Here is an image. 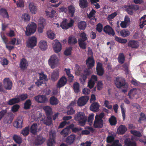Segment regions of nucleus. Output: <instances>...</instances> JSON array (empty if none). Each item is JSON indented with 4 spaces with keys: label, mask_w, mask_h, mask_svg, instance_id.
I'll list each match as a JSON object with an SVG mask.
<instances>
[{
    "label": "nucleus",
    "mask_w": 146,
    "mask_h": 146,
    "mask_svg": "<svg viewBox=\"0 0 146 146\" xmlns=\"http://www.w3.org/2000/svg\"><path fill=\"white\" fill-rule=\"evenodd\" d=\"M43 109L48 116V115H49L52 112V110L49 106H45Z\"/></svg>",
    "instance_id": "nucleus-60"
},
{
    "label": "nucleus",
    "mask_w": 146,
    "mask_h": 146,
    "mask_svg": "<svg viewBox=\"0 0 146 146\" xmlns=\"http://www.w3.org/2000/svg\"><path fill=\"white\" fill-rule=\"evenodd\" d=\"M96 11L92 9L90 12L89 14L88 15V16L89 18L90 19H92L93 20H95V21H96V19H95V14Z\"/></svg>",
    "instance_id": "nucleus-54"
},
{
    "label": "nucleus",
    "mask_w": 146,
    "mask_h": 146,
    "mask_svg": "<svg viewBox=\"0 0 146 146\" xmlns=\"http://www.w3.org/2000/svg\"><path fill=\"white\" fill-rule=\"evenodd\" d=\"M97 80V76L94 75H92L90 79L88 81V86L90 88H92Z\"/></svg>",
    "instance_id": "nucleus-16"
},
{
    "label": "nucleus",
    "mask_w": 146,
    "mask_h": 146,
    "mask_svg": "<svg viewBox=\"0 0 146 146\" xmlns=\"http://www.w3.org/2000/svg\"><path fill=\"white\" fill-rule=\"evenodd\" d=\"M36 24L35 23L31 22L29 23L26 27V35L29 36L34 34L36 31Z\"/></svg>",
    "instance_id": "nucleus-2"
},
{
    "label": "nucleus",
    "mask_w": 146,
    "mask_h": 146,
    "mask_svg": "<svg viewBox=\"0 0 146 146\" xmlns=\"http://www.w3.org/2000/svg\"><path fill=\"white\" fill-rule=\"evenodd\" d=\"M36 101L39 103H44L47 101L48 99L43 95H38L35 97Z\"/></svg>",
    "instance_id": "nucleus-25"
},
{
    "label": "nucleus",
    "mask_w": 146,
    "mask_h": 146,
    "mask_svg": "<svg viewBox=\"0 0 146 146\" xmlns=\"http://www.w3.org/2000/svg\"><path fill=\"white\" fill-rule=\"evenodd\" d=\"M28 66V64L26 60L24 58H23L21 60L19 66L22 70L26 69Z\"/></svg>",
    "instance_id": "nucleus-30"
},
{
    "label": "nucleus",
    "mask_w": 146,
    "mask_h": 146,
    "mask_svg": "<svg viewBox=\"0 0 146 146\" xmlns=\"http://www.w3.org/2000/svg\"><path fill=\"white\" fill-rule=\"evenodd\" d=\"M13 139L17 143L20 144L22 142L21 138L19 136L14 135L13 137Z\"/></svg>",
    "instance_id": "nucleus-46"
},
{
    "label": "nucleus",
    "mask_w": 146,
    "mask_h": 146,
    "mask_svg": "<svg viewBox=\"0 0 146 146\" xmlns=\"http://www.w3.org/2000/svg\"><path fill=\"white\" fill-rule=\"evenodd\" d=\"M130 23L129 18L127 16L125 17L124 20L121 22L120 23L121 27L123 28H125L129 25Z\"/></svg>",
    "instance_id": "nucleus-21"
},
{
    "label": "nucleus",
    "mask_w": 146,
    "mask_h": 146,
    "mask_svg": "<svg viewBox=\"0 0 146 146\" xmlns=\"http://www.w3.org/2000/svg\"><path fill=\"white\" fill-rule=\"evenodd\" d=\"M39 74V79L36 82V84L38 86L44 83L45 81L48 80L47 76L43 73H40Z\"/></svg>",
    "instance_id": "nucleus-7"
},
{
    "label": "nucleus",
    "mask_w": 146,
    "mask_h": 146,
    "mask_svg": "<svg viewBox=\"0 0 146 146\" xmlns=\"http://www.w3.org/2000/svg\"><path fill=\"white\" fill-rule=\"evenodd\" d=\"M73 89L76 93H78L80 91V85L77 82H74L73 85Z\"/></svg>",
    "instance_id": "nucleus-39"
},
{
    "label": "nucleus",
    "mask_w": 146,
    "mask_h": 146,
    "mask_svg": "<svg viewBox=\"0 0 146 146\" xmlns=\"http://www.w3.org/2000/svg\"><path fill=\"white\" fill-rule=\"evenodd\" d=\"M121 35L123 37H127L130 35L129 31L127 29H123L120 32Z\"/></svg>",
    "instance_id": "nucleus-42"
},
{
    "label": "nucleus",
    "mask_w": 146,
    "mask_h": 146,
    "mask_svg": "<svg viewBox=\"0 0 146 146\" xmlns=\"http://www.w3.org/2000/svg\"><path fill=\"white\" fill-rule=\"evenodd\" d=\"M115 40L118 42L122 43H126L127 42V40L126 39L122 38L121 37H119L117 36H115Z\"/></svg>",
    "instance_id": "nucleus-49"
},
{
    "label": "nucleus",
    "mask_w": 146,
    "mask_h": 146,
    "mask_svg": "<svg viewBox=\"0 0 146 146\" xmlns=\"http://www.w3.org/2000/svg\"><path fill=\"white\" fill-rule=\"evenodd\" d=\"M78 43L80 47L82 49H85L86 48V43L84 42V41H82L78 40Z\"/></svg>",
    "instance_id": "nucleus-55"
},
{
    "label": "nucleus",
    "mask_w": 146,
    "mask_h": 146,
    "mask_svg": "<svg viewBox=\"0 0 146 146\" xmlns=\"http://www.w3.org/2000/svg\"><path fill=\"white\" fill-rule=\"evenodd\" d=\"M82 70V68L80 67L78 65H76L75 69V73L76 75L80 76L79 80L82 84L84 83L86 79V76L82 75V73L81 72Z\"/></svg>",
    "instance_id": "nucleus-5"
},
{
    "label": "nucleus",
    "mask_w": 146,
    "mask_h": 146,
    "mask_svg": "<svg viewBox=\"0 0 146 146\" xmlns=\"http://www.w3.org/2000/svg\"><path fill=\"white\" fill-rule=\"evenodd\" d=\"M128 46L132 48H136L139 46V43L133 40H131L128 42Z\"/></svg>",
    "instance_id": "nucleus-32"
},
{
    "label": "nucleus",
    "mask_w": 146,
    "mask_h": 146,
    "mask_svg": "<svg viewBox=\"0 0 146 146\" xmlns=\"http://www.w3.org/2000/svg\"><path fill=\"white\" fill-rule=\"evenodd\" d=\"M45 139L41 136H38L35 141V143L36 145L41 144L45 141Z\"/></svg>",
    "instance_id": "nucleus-36"
},
{
    "label": "nucleus",
    "mask_w": 146,
    "mask_h": 146,
    "mask_svg": "<svg viewBox=\"0 0 146 146\" xmlns=\"http://www.w3.org/2000/svg\"><path fill=\"white\" fill-rule=\"evenodd\" d=\"M0 14L4 17L8 18L9 16L6 10L2 9L0 10Z\"/></svg>",
    "instance_id": "nucleus-59"
},
{
    "label": "nucleus",
    "mask_w": 146,
    "mask_h": 146,
    "mask_svg": "<svg viewBox=\"0 0 146 146\" xmlns=\"http://www.w3.org/2000/svg\"><path fill=\"white\" fill-rule=\"evenodd\" d=\"M104 31L106 33L109 35L114 36L115 34L114 30L109 25H106L104 28Z\"/></svg>",
    "instance_id": "nucleus-19"
},
{
    "label": "nucleus",
    "mask_w": 146,
    "mask_h": 146,
    "mask_svg": "<svg viewBox=\"0 0 146 146\" xmlns=\"http://www.w3.org/2000/svg\"><path fill=\"white\" fill-rule=\"evenodd\" d=\"M38 125L36 123H34L31 127V131L33 134H35L37 132Z\"/></svg>",
    "instance_id": "nucleus-44"
},
{
    "label": "nucleus",
    "mask_w": 146,
    "mask_h": 146,
    "mask_svg": "<svg viewBox=\"0 0 146 146\" xmlns=\"http://www.w3.org/2000/svg\"><path fill=\"white\" fill-rule=\"evenodd\" d=\"M37 43V38L35 36L30 37L27 42V46L29 48H33L35 46Z\"/></svg>",
    "instance_id": "nucleus-8"
},
{
    "label": "nucleus",
    "mask_w": 146,
    "mask_h": 146,
    "mask_svg": "<svg viewBox=\"0 0 146 146\" xmlns=\"http://www.w3.org/2000/svg\"><path fill=\"white\" fill-rule=\"evenodd\" d=\"M23 120L21 118L17 119L14 122V126L16 128H21L22 127Z\"/></svg>",
    "instance_id": "nucleus-31"
},
{
    "label": "nucleus",
    "mask_w": 146,
    "mask_h": 146,
    "mask_svg": "<svg viewBox=\"0 0 146 146\" xmlns=\"http://www.w3.org/2000/svg\"><path fill=\"white\" fill-rule=\"evenodd\" d=\"M72 125H71L70 127H66L65 128L60 132V134L64 137H65L68 135L70 133V129L72 128Z\"/></svg>",
    "instance_id": "nucleus-29"
},
{
    "label": "nucleus",
    "mask_w": 146,
    "mask_h": 146,
    "mask_svg": "<svg viewBox=\"0 0 146 146\" xmlns=\"http://www.w3.org/2000/svg\"><path fill=\"white\" fill-rule=\"evenodd\" d=\"M77 42L76 39L74 37L70 36L69 37L68 43L69 44H74Z\"/></svg>",
    "instance_id": "nucleus-53"
},
{
    "label": "nucleus",
    "mask_w": 146,
    "mask_h": 146,
    "mask_svg": "<svg viewBox=\"0 0 146 146\" xmlns=\"http://www.w3.org/2000/svg\"><path fill=\"white\" fill-rule=\"evenodd\" d=\"M141 92L140 90L136 88L131 89L128 93V95L130 98H132L136 95H138Z\"/></svg>",
    "instance_id": "nucleus-20"
},
{
    "label": "nucleus",
    "mask_w": 146,
    "mask_h": 146,
    "mask_svg": "<svg viewBox=\"0 0 146 146\" xmlns=\"http://www.w3.org/2000/svg\"><path fill=\"white\" fill-rule=\"evenodd\" d=\"M46 35L48 38L53 39L55 38L54 33L51 30H49L46 32Z\"/></svg>",
    "instance_id": "nucleus-38"
},
{
    "label": "nucleus",
    "mask_w": 146,
    "mask_h": 146,
    "mask_svg": "<svg viewBox=\"0 0 146 146\" xmlns=\"http://www.w3.org/2000/svg\"><path fill=\"white\" fill-rule=\"evenodd\" d=\"M31 103L30 100H28L26 101L24 104V108L25 109H28L30 108Z\"/></svg>",
    "instance_id": "nucleus-63"
},
{
    "label": "nucleus",
    "mask_w": 146,
    "mask_h": 146,
    "mask_svg": "<svg viewBox=\"0 0 146 146\" xmlns=\"http://www.w3.org/2000/svg\"><path fill=\"white\" fill-rule=\"evenodd\" d=\"M46 15L48 17L52 18L55 15V11L54 10H52L51 12L46 10L45 11Z\"/></svg>",
    "instance_id": "nucleus-47"
},
{
    "label": "nucleus",
    "mask_w": 146,
    "mask_h": 146,
    "mask_svg": "<svg viewBox=\"0 0 146 146\" xmlns=\"http://www.w3.org/2000/svg\"><path fill=\"white\" fill-rule=\"evenodd\" d=\"M127 130L126 127L123 125H120L117 129V132L119 134H124Z\"/></svg>",
    "instance_id": "nucleus-40"
},
{
    "label": "nucleus",
    "mask_w": 146,
    "mask_h": 146,
    "mask_svg": "<svg viewBox=\"0 0 146 146\" xmlns=\"http://www.w3.org/2000/svg\"><path fill=\"white\" fill-rule=\"evenodd\" d=\"M103 126V122L102 119H98V116H95L94 126L96 128H101Z\"/></svg>",
    "instance_id": "nucleus-12"
},
{
    "label": "nucleus",
    "mask_w": 146,
    "mask_h": 146,
    "mask_svg": "<svg viewBox=\"0 0 146 146\" xmlns=\"http://www.w3.org/2000/svg\"><path fill=\"white\" fill-rule=\"evenodd\" d=\"M29 9L30 12L32 14H36L37 11V8L35 4L33 2H30L29 5Z\"/></svg>",
    "instance_id": "nucleus-15"
},
{
    "label": "nucleus",
    "mask_w": 146,
    "mask_h": 146,
    "mask_svg": "<svg viewBox=\"0 0 146 146\" xmlns=\"http://www.w3.org/2000/svg\"><path fill=\"white\" fill-rule=\"evenodd\" d=\"M67 80L64 76L62 77L58 81L56 84L57 88H60L64 86L66 84Z\"/></svg>",
    "instance_id": "nucleus-17"
},
{
    "label": "nucleus",
    "mask_w": 146,
    "mask_h": 146,
    "mask_svg": "<svg viewBox=\"0 0 146 146\" xmlns=\"http://www.w3.org/2000/svg\"><path fill=\"white\" fill-rule=\"evenodd\" d=\"M49 135L50 138L47 142V145L48 146H53L55 143L54 138L56 136L55 133L51 131L50 132Z\"/></svg>",
    "instance_id": "nucleus-11"
},
{
    "label": "nucleus",
    "mask_w": 146,
    "mask_h": 146,
    "mask_svg": "<svg viewBox=\"0 0 146 146\" xmlns=\"http://www.w3.org/2000/svg\"><path fill=\"white\" fill-rule=\"evenodd\" d=\"M21 40L19 39L16 38H12L9 42V43L13 45H18L21 44Z\"/></svg>",
    "instance_id": "nucleus-34"
},
{
    "label": "nucleus",
    "mask_w": 146,
    "mask_h": 146,
    "mask_svg": "<svg viewBox=\"0 0 146 146\" xmlns=\"http://www.w3.org/2000/svg\"><path fill=\"white\" fill-rule=\"evenodd\" d=\"M131 133L134 136L137 137H140L142 136L141 133L139 131L134 130H131Z\"/></svg>",
    "instance_id": "nucleus-58"
},
{
    "label": "nucleus",
    "mask_w": 146,
    "mask_h": 146,
    "mask_svg": "<svg viewBox=\"0 0 146 146\" xmlns=\"http://www.w3.org/2000/svg\"><path fill=\"white\" fill-rule=\"evenodd\" d=\"M3 85L5 88L7 90H11L12 86L11 81L8 78L4 79L3 80Z\"/></svg>",
    "instance_id": "nucleus-13"
},
{
    "label": "nucleus",
    "mask_w": 146,
    "mask_h": 146,
    "mask_svg": "<svg viewBox=\"0 0 146 146\" xmlns=\"http://www.w3.org/2000/svg\"><path fill=\"white\" fill-rule=\"evenodd\" d=\"M21 18L24 21L28 22L30 20V16L29 14L25 13L22 15Z\"/></svg>",
    "instance_id": "nucleus-43"
},
{
    "label": "nucleus",
    "mask_w": 146,
    "mask_h": 146,
    "mask_svg": "<svg viewBox=\"0 0 146 146\" xmlns=\"http://www.w3.org/2000/svg\"><path fill=\"white\" fill-rule=\"evenodd\" d=\"M59 76V71L58 69H56L54 70L52 73L51 79L53 81H56L58 78Z\"/></svg>",
    "instance_id": "nucleus-22"
},
{
    "label": "nucleus",
    "mask_w": 146,
    "mask_h": 146,
    "mask_svg": "<svg viewBox=\"0 0 146 146\" xmlns=\"http://www.w3.org/2000/svg\"><path fill=\"white\" fill-rule=\"evenodd\" d=\"M96 71L97 74L99 76H102L104 74V70L102 67L101 63L99 62L97 63Z\"/></svg>",
    "instance_id": "nucleus-23"
},
{
    "label": "nucleus",
    "mask_w": 146,
    "mask_h": 146,
    "mask_svg": "<svg viewBox=\"0 0 146 146\" xmlns=\"http://www.w3.org/2000/svg\"><path fill=\"white\" fill-rule=\"evenodd\" d=\"M50 103L52 105H56L58 103L57 99L54 97H52L50 99Z\"/></svg>",
    "instance_id": "nucleus-57"
},
{
    "label": "nucleus",
    "mask_w": 146,
    "mask_h": 146,
    "mask_svg": "<svg viewBox=\"0 0 146 146\" xmlns=\"http://www.w3.org/2000/svg\"><path fill=\"white\" fill-rule=\"evenodd\" d=\"M74 119L75 120L78 121L80 125L84 126L86 122L87 117L83 112H79L75 116Z\"/></svg>",
    "instance_id": "nucleus-4"
},
{
    "label": "nucleus",
    "mask_w": 146,
    "mask_h": 146,
    "mask_svg": "<svg viewBox=\"0 0 146 146\" xmlns=\"http://www.w3.org/2000/svg\"><path fill=\"white\" fill-rule=\"evenodd\" d=\"M100 105L97 102L93 103L91 105L90 109L94 112H97L99 110Z\"/></svg>",
    "instance_id": "nucleus-28"
},
{
    "label": "nucleus",
    "mask_w": 146,
    "mask_h": 146,
    "mask_svg": "<svg viewBox=\"0 0 146 146\" xmlns=\"http://www.w3.org/2000/svg\"><path fill=\"white\" fill-rule=\"evenodd\" d=\"M85 130H83L82 132V135H88L90 133V131H93L94 130L91 127H85Z\"/></svg>",
    "instance_id": "nucleus-45"
},
{
    "label": "nucleus",
    "mask_w": 146,
    "mask_h": 146,
    "mask_svg": "<svg viewBox=\"0 0 146 146\" xmlns=\"http://www.w3.org/2000/svg\"><path fill=\"white\" fill-rule=\"evenodd\" d=\"M76 139V136L74 134H72L68 136L66 139V142L69 144L73 143Z\"/></svg>",
    "instance_id": "nucleus-26"
},
{
    "label": "nucleus",
    "mask_w": 146,
    "mask_h": 146,
    "mask_svg": "<svg viewBox=\"0 0 146 146\" xmlns=\"http://www.w3.org/2000/svg\"><path fill=\"white\" fill-rule=\"evenodd\" d=\"M109 120L110 125H115L117 123L116 118L113 116H111L109 119Z\"/></svg>",
    "instance_id": "nucleus-51"
},
{
    "label": "nucleus",
    "mask_w": 146,
    "mask_h": 146,
    "mask_svg": "<svg viewBox=\"0 0 146 146\" xmlns=\"http://www.w3.org/2000/svg\"><path fill=\"white\" fill-rule=\"evenodd\" d=\"M146 25V15L142 17L140 20V26L141 28H142Z\"/></svg>",
    "instance_id": "nucleus-37"
},
{
    "label": "nucleus",
    "mask_w": 146,
    "mask_h": 146,
    "mask_svg": "<svg viewBox=\"0 0 146 146\" xmlns=\"http://www.w3.org/2000/svg\"><path fill=\"white\" fill-rule=\"evenodd\" d=\"M59 59L55 54L51 55L48 60V64L50 67L52 69H54L57 67L59 65Z\"/></svg>",
    "instance_id": "nucleus-1"
},
{
    "label": "nucleus",
    "mask_w": 146,
    "mask_h": 146,
    "mask_svg": "<svg viewBox=\"0 0 146 146\" xmlns=\"http://www.w3.org/2000/svg\"><path fill=\"white\" fill-rule=\"evenodd\" d=\"M38 25H44L46 23V20L43 17H40L37 21Z\"/></svg>",
    "instance_id": "nucleus-50"
},
{
    "label": "nucleus",
    "mask_w": 146,
    "mask_h": 146,
    "mask_svg": "<svg viewBox=\"0 0 146 146\" xmlns=\"http://www.w3.org/2000/svg\"><path fill=\"white\" fill-rule=\"evenodd\" d=\"M13 120V119L9 117L5 118L3 120V122L5 124H9L11 123Z\"/></svg>",
    "instance_id": "nucleus-61"
},
{
    "label": "nucleus",
    "mask_w": 146,
    "mask_h": 146,
    "mask_svg": "<svg viewBox=\"0 0 146 146\" xmlns=\"http://www.w3.org/2000/svg\"><path fill=\"white\" fill-rule=\"evenodd\" d=\"M1 36L3 41L6 44V47L9 50H11L14 47L12 46H10L7 43L8 40L6 37L3 33L1 34Z\"/></svg>",
    "instance_id": "nucleus-24"
},
{
    "label": "nucleus",
    "mask_w": 146,
    "mask_h": 146,
    "mask_svg": "<svg viewBox=\"0 0 146 146\" xmlns=\"http://www.w3.org/2000/svg\"><path fill=\"white\" fill-rule=\"evenodd\" d=\"M78 27L80 30H84L86 27V23L84 21H81L78 23Z\"/></svg>",
    "instance_id": "nucleus-41"
},
{
    "label": "nucleus",
    "mask_w": 146,
    "mask_h": 146,
    "mask_svg": "<svg viewBox=\"0 0 146 146\" xmlns=\"http://www.w3.org/2000/svg\"><path fill=\"white\" fill-rule=\"evenodd\" d=\"M20 101V100L19 98H15L10 100L8 104L10 105H12L14 104L18 103Z\"/></svg>",
    "instance_id": "nucleus-56"
},
{
    "label": "nucleus",
    "mask_w": 146,
    "mask_h": 146,
    "mask_svg": "<svg viewBox=\"0 0 146 146\" xmlns=\"http://www.w3.org/2000/svg\"><path fill=\"white\" fill-rule=\"evenodd\" d=\"M74 21L71 19L69 22L66 19H63L60 24V27L63 29H67L73 26Z\"/></svg>",
    "instance_id": "nucleus-6"
},
{
    "label": "nucleus",
    "mask_w": 146,
    "mask_h": 146,
    "mask_svg": "<svg viewBox=\"0 0 146 146\" xmlns=\"http://www.w3.org/2000/svg\"><path fill=\"white\" fill-rule=\"evenodd\" d=\"M87 0H80L79 5L81 8H84L86 7L87 5Z\"/></svg>",
    "instance_id": "nucleus-48"
},
{
    "label": "nucleus",
    "mask_w": 146,
    "mask_h": 146,
    "mask_svg": "<svg viewBox=\"0 0 146 146\" xmlns=\"http://www.w3.org/2000/svg\"><path fill=\"white\" fill-rule=\"evenodd\" d=\"M89 97L87 96H83L79 98L77 101V104L79 106H82L85 105L88 100Z\"/></svg>",
    "instance_id": "nucleus-14"
},
{
    "label": "nucleus",
    "mask_w": 146,
    "mask_h": 146,
    "mask_svg": "<svg viewBox=\"0 0 146 146\" xmlns=\"http://www.w3.org/2000/svg\"><path fill=\"white\" fill-rule=\"evenodd\" d=\"M53 43V48L54 52L56 53L60 52L62 49V45L60 42L58 40H55Z\"/></svg>",
    "instance_id": "nucleus-10"
},
{
    "label": "nucleus",
    "mask_w": 146,
    "mask_h": 146,
    "mask_svg": "<svg viewBox=\"0 0 146 146\" xmlns=\"http://www.w3.org/2000/svg\"><path fill=\"white\" fill-rule=\"evenodd\" d=\"M118 59V61L121 64L123 63L125 60L124 55L122 54H119Z\"/></svg>",
    "instance_id": "nucleus-64"
},
{
    "label": "nucleus",
    "mask_w": 146,
    "mask_h": 146,
    "mask_svg": "<svg viewBox=\"0 0 146 146\" xmlns=\"http://www.w3.org/2000/svg\"><path fill=\"white\" fill-rule=\"evenodd\" d=\"M125 146H136V143L135 142H131L129 138L126 139L124 141Z\"/></svg>",
    "instance_id": "nucleus-33"
},
{
    "label": "nucleus",
    "mask_w": 146,
    "mask_h": 146,
    "mask_svg": "<svg viewBox=\"0 0 146 146\" xmlns=\"http://www.w3.org/2000/svg\"><path fill=\"white\" fill-rule=\"evenodd\" d=\"M29 127H27L22 131L21 133L24 136H26L29 134Z\"/></svg>",
    "instance_id": "nucleus-62"
},
{
    "label": "nucleus",
    "mask_w": 146,
    "mask_h": 146,
    "mask_svg": "<svg viewBox=\"0 0 146 146\" xmlns=\"http://www.w3.org/2000/svg\"><path fill=\"white\" fill-rule=\"evenodd\" d=\"M115 83L117 87H122V88H124L122 89V91L123 92L125 93L127 91L128 86L127 84L125 83V80L123 79L120 78H117L115 81Z\"/></svg>",
    "instance_id": "nucleus-3"
},
{
    "label": "nucleus",
    "mask_w": 146,
    "mask_h": 146,
    "mask_svg": "<svg viewBox=\"0 0 146 146\" xmlns=\"http://www.w3.org/2000/svg\"><path fill=\"white\" fill-rule=\"evenodd\" d=\"M44 122L46 125H50L52 123V119L51 117L48 116L47 118H45L44 120Z\"/></svg>",
    "instance_id": "nucleus-52"
},
{
    "label": "nucleus",
    "mask_w": 146,
    "mask_h": 146,
    "mask_svg": "<svg viewBox=\"0 0 146 146\" xmlns=\"http://www.w3.org/2000/svg\"><path fill=\"white\" fill-rule=\"evenodd\" d=\"M67 11L70 17H73L75 12L74 7L72 5L68 7Z\"/></svg>",
    "instance_id": "nucleus-35"
},
{
    "label": "nucleus",
    "mask_w": 146,
    "mask_h": 146,
    "mask_svg": "<svg viewBox=\"0 0 146 146\" xmlns=\"http://www.w3.org/2000/svg\"><path fill=\"white\" fill-rule=\"evenodd\" d=\"M39 46L40 48L42 50H45L47 48V44L45 41L41 40L39 43Z\"/></svg>",
    "instance_id": "nucleus-27"
},
{
    "label": "nucleus",
    "mask_w": 146,
    "mask_h": 146,
    "mask_svg": "<svg viewBox=\"0 0 146 146\" xmlns=\"http://www.w3.org/2000/svg\"><path fill=\"white\" fill-rule=\"evenodd\" d=\"M86 63L89 69H91L94 66L95 61L93 56L88 57L86 60Z\"/></svg>",
    "instance_id": "nucleus-18"
},
{
    "label": "nucleus",
    "mask_w": 146,
    "mask_h": 146,
    "mask_svg": "<svg viewBox=\"0 0 146 146\" xmlns=\"http://www.w3.org/2000/svg\"><path fill=\"white\" fill-rule=\"evenodd\" d=\"M114 137L111 136H109L107 138V141L108 143H110L113 141L111 145H107V146H122V144L120 143L118 140L113 141Z\"/></svg>",
    "instance_id": "nucleus-9"
}]
</instances>
